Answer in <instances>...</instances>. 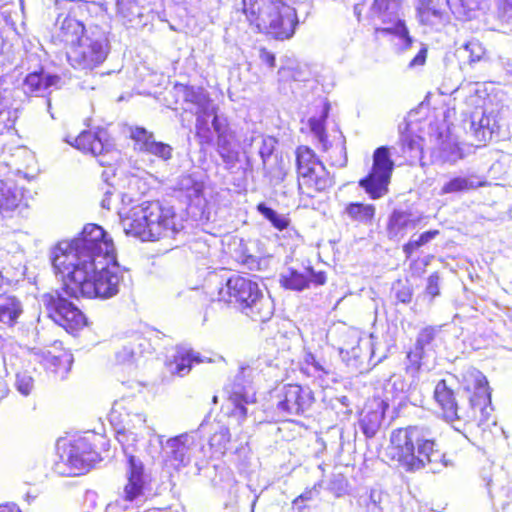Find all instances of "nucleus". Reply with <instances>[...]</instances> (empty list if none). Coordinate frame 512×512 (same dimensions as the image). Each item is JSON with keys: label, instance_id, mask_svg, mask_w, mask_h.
Returning <instances> with one entry per match:
<instances>
[{"label": "nucleus", "instance_id": "1a4fd4ad", "mask_svg": "<svg viewBox=\"0 0 512 512\" xmlns=\"http://www.w3.org/2000/svg\"><path fill=\"white\" fill-rule=\"evenodd\" d=\"M96 437L95 434L79 437L63 448L60 460L55 463V471L63 476H76L89 471L100 460L95 449Z\"/></svg>", "mask_w": 512, "mask_h": 512}, {"label": "nucleus", "instance_id": "052dcab7", "mask_svg": "<svg viewBox=\"0 0 512 512\" xmlns=\"http://www.w3.org/2000/svg\"><path fill=\"white\" fill-rule=\"evenodd\" d=\"M498 9L503 19L512 21V0H498Z\"/></svg>", "mask_w": 512, "mask_h": 512}, {"label": "nucleus", "instance_id": "4468645a", "mask_svg": "<svg viewBox=\"0 0 512 512\" xmlns=\"http://www.w3.org/2000/svg\"><path fill=\"white\" fill-rule=\"evenodd\" d=\"M210 128L215 149L226 169H233L239 162L240 143L236 132L230 127L227 117L214 115Z\"/></svg>", "mask_w": 512, "mask_h": 512}, {"label": "nucleus", "instance_id": "4d7b16f0", "mask_svg": "<svg viewBox=\"0 0 512 512\" xmlns=\"http://www.w3.org/2000/svg\"><path fill=\"white\" fill-rule=\"evenodd\" d=\"M396 299L403 303L408 304L412 300L413 289L410 285L400 284L396 290Z\"/></svg>", "mask_w": 512, "mask_h": 512}, {"label": "nucleus", "instance_id": "49530a36", "mask_svg": "<svg viewBox=\"0 0 512 512\" xmlns=\"http://www.w3.org/2000/svg\"><path fill=\"white\" fill-rule=\"evenodd\" d=\"M439 234L438 230L425 231L414 239L413 237L403 246V252L410 258L415 250L432 241Z\"/></svg>", "mask_w": 512, "mask_h": 512}, {"label": "nucleus", "instance_id": "39448f33", "mask_svg": "<svg viewBox=\"0 0 512 512\" xmlns=\"http://www.w3.org/2000/svg\"><path fill=\"white\" fill-rule=\"evenodd\" d=\"M236 9L258 32L276 40L290 39L299 23L296 10L281 0H241Z\"/></svg>", "mask_w": 512, "mask_h": 512}, {"label": "nucleus", "instance_id": "f704fd0d", "mask_svg": "<svg viewBox=\"0 0 512 512\" xmlns=\"http://www.w3.org/2000/svg\"><path fill=\"white\" fill-rule=\"evenodd\" d=\"M146 349L147 353H151L150 342L137 334L116 352V359L119 363H132L135 362Z\"/></svg>", "mask_w": 512, "mask_h": 512}, {"label": "nucleus", "instance_id": "6e6d98bb", "mask_svg": "<svg viewBox=\"0 0 512 512\" xmlns=\"http://www.w3.org/2000/svg\"><path fill=\"white\" fill-rule=\"evenodd\" d=\"M425 292L431 299L440 295V276L438 272H434L428 277Z\"/></svg>", "mask_w": 512, "mask_h": 512}, {"label": "nucleus", "instance_id": "37998d69", "mask_svg": "<svg viewBox=\"0 0 512 512\" xmlns=\"http://www.w3.org/2000/svg\"><path fill=\"white\" fill-rule=\"evenodd\" d=\"M256 209L267 221L271 223L274 228L279 231L286 229L290 224V219L287 216L279 214L265 202H260Z\"/></svg>", "mask_w": 512, "mask_h": 512}, {"label": "nucleus", "instance_id": "79ce46f5", "mask_svg": "<svg viewBox=\"0 0 512 512\" xmlns=\"http://www.w3.org/2000/svg\"><path fill=\"white\" fill-rule=\"evenodd\" d=\"M400 141L402 153L410 162H414L422 157V139L420 137L411 134H402Z\"/></svg>", "mask_w": 512, "mask_h": 512}, {"label": "nucleus", "instance_id": "c756f323", "mask_svg": "<svg viewBox=\"0 0 512 512\" xmlns=\"http://www.w3.org/2000/svg\"><path fill=\"white\" fill-rule=\"evenodd\" d=\"M172 360L167 362V369L172 375L183 377L187 375L194 363H200L203 360L199 353L193 351L188 345H177Z\"/></svg>", "mask_w": 512, "mask_h": 512}, {"label": "nucleus", "instance_id": "4be33fe9", "mask_svg": "<svg viewBox=\"0 0 512 512\" xmlns=\"http://www.w3.org/2000/svg\"><path fill=\"white\" fill-rule=\"evenodd\" d=\"M112 423L133 431L144 427L146 417L137 407V400L132 397L122 398L114 402L110 413Z\"/></svg>", "mask_w": 512, "mask_h": 512}, {"label": "nucleus", "instance_id": "13d9d810", "mask_svg": "<svg viewBox=\"0 0 512 512\" xmlns=\"http://www.w3.org/2000/svg\"><path fill=\"white\" fill-rule=\"evenodd\" d=\"M367 512H384L381 493L371 492L370 501L367 504Z\"/></svg>", "mask_w": 512, "mask_h": 512}, {"label": "nucleus", "instance_id": "ea45409f", "mask_svg": "<svg viewBox=\"0 0 512 512\" xmlns=\"http://www.w3.org/2000/svg\"><path fill=\"white\" fill-rule=\"evenodd\" d=\"M297 174L305 175L314 168L324 165L316 156L314 151L307 146H300L296 150Z\"/></svg>", "mask_w": 512, "mask_h": 512}, {"label": "nucleus", "instance_id": "6e6552de", "mask_svg": "<svg viewBox=\"0 0 512 512\" xmlns=\"http://www.w3.org/2000/svg\"><path fill=\"white\" fill-rule=\"evenodd\" d=\"M110 52L108 33L99 26H91L84 37L67 54L70 65L79 70H93L100 66Z\"/></svg>", "mask_w": 512, "mask_h": 512}, {"label": "nucleus", "instance_id": "c03bdc74", "mask_svg": "<svg viewBox=\"0 0 512 512\" xmlns=\"http://www.w3.org/2000/svg\"><path fill=\"white\" fill-rule=\"evenodd\" d=\"M492 120V114L482 113V116L476 122L475 115L472 116L471 130L478 141L490 140L493 134V126H489V121Z\"/></svg>", "mask_w": 512, "mask_h": 512}, {"label": "nucleus", "instance_id": "58836bf2", "mask_svg": "<svg viewBox=\"0 0 512 512\" xmlns=\"http://www.w3.org/2000/svg\"><path fill=\"white\" fill-rule=\"evenodd\" d=\"M41 364L43 367L51 372L57 373L61 370L67 373L73 362L72 355L66 352H61L58 355L52 354L50 351L42 352Z\"/></svg>", "mask_w": 512, "mask_h": 512}, {"label": "nucleus", "instance_id": "dca6fc26", "mask_svg": "<svg viewBox=\"0 0 512 512\" xmlns=\"http://www.w3.org/2000/svg\"><path fill=\"white\" fill-rule=\"evenodd\" d=\"M227 393L226 414L240 424L247 417L248 406L256 402L254 387L245 379L244 371L235 376Z\"/></svg>", "mask_w": 512, "mask_h": 512}, {"label": "nucleus", "instance_id": "338daca9", "mask_svg": "<svg viewBox=\"0 0 512 512\" xmlns=\"http://www.w3.org/2000/svg\"><path fill=\"white\" fill-rule=\"evenodd\" d=\"M74 2V0H56L55 5L57 9L66 8L67 4Z\"/></svg>", "mask_w": 512, "mask_h": 512}, {"label": "nucleus", "instance_id": "774afa93", "mask_svg": "<svg viewBox=\"0 0 512 512\" xmlns=\"http://www.w3.org/2000/svg\"><path fill=\"white\" fill-rule=\"evenodd\" d=\"M492 485H493V481L491 478H489L486 482V487H487V490H488V494L489 496L492 498L493 495H492Z\"/></svg>", "mask_w": 512, "mask_h": 512}, {"label": "nucleus", "instance_id": "09e8293b", "mask_svg": "<svg viewBox=\"0 0 512 512\" xmlns=\"http://www.w3.org/2000/svg\"><path fill=\"white\" fill-rule=\"evenodd\" d=\"M146 500L144 496V488L142 489V497L140 499L135 500H126L125 499V489L123 490V495L120 499H117L115 502L107 505L105 512H122L123 510H128L130 508L139 507Z\"/></svg>", "mask_w": 512, "mask_h": 512}, {"label": "nucleus", "instance_id": "a878e982", "mask_svg": "<svg viewBox=\"0 0 512 512\" xmlns=\"http://www.w3.org/2000/svg\"><path fill=\"white\" fill-rule=\"evenodd\" d=\"M192 443L193 439L187 433L168 439L166 444L163 446V450L166 454V461L174 468L188 465L190 462V444Z\"/></svg>", "mask_w": 512, "mask_h": 512}, {"label": "nucleus", "instance_id": "473e14b6", "mask_svg": "<svg viewBox=\"0 0 512 512\" xmlns=\"http://www.w3.org/2000/svg\"><path fill=\"white\" fill-rule=\"evenodd\" d=\"M177 189L186 198L188 205L200 206L204 201V183L194 174L180 176Z\"/></svg>", "mask_w": 512, "mask_h": 512}, {"label": "nucleus", "instance_id": "20e7f679", "mask_svg": "<svg viewBox=\"0 0 512 512\" xmlns=\"http://www.w3.org/2000/svg\"><path fill=\"white\" fill-rule=\"evenodd\" d=\"M183 229V218L174 207L160 201L142 203L131 211V216L125 221L126 233L143 241L175 238Z\"/></svg>", "mask_w": 512, "mask_h": 512}, {"label": "nucleus", "instance_id": "2eb2a0df", "mask_svg": "<svg viewBox=\"0 0 512 512\" xmlns=\"http://www.w3.org/2000/svg\"><path fill=\"white\" fill-rule=\"evenodd\" d=\"M314 401L309 387L286 384L277 390L275 409L282 416H301L311 409Z\"/></svg>", "mask_w": 512, "mask_h": 512}, {"label": "nucleus", "instance_id": "a19ab883", "mask_svg": "<svg viewBox=\"0 0 512 512\" xmlns=\"http://www.w3.org/2000/svg\"><path fill=\"white\" fill-rule=\"evenodd\" d=\"M440 332L441 328L434 326H427L421 329L417 335L414 346L428 354V352L433 351L436 347L437 337Z\"/></svg>", "mask_w": 512, "mask_h": 512}, {"label": "nucleus", "instance_id": "e2e57ef3", "mask_svg": "<svg viewBox=\"0 0 512 512\" xmlns=\"http://www.w3.org/2000/svg\"><path fill=\"white\" fill-rule=\"evenodd\" d=\"M316 493L315 489H310L305 492H303L301 495H299L294 501L293 505L298 506L299 503H303L305 501L311 500L313 498V495Z\"/></svg>", "mask_w": 512, "mask_h": 512}, {"label": "nucleus", "instance_id": "aec40b11", "mask_svg": "<svg viewBox=\"0 0 512 512\" xmlns=\"http://www.w3.org/2000/svg\"><path fill=\"white\" fill-rule=\"evenodd\" d=\"M27 208L23 189L12 179H0V226L4 220L20 215Z\"/></svg>", "mask_w": 512, "mask_h": 512}, {"label": "nucleus", "instance_id": "7c9ffc66", "mask_svg": "<svg viewBox=\"0 0 512 512\" xmlns=\"http://www.w3.org/2000/svg\"><path fill=\"white\" fill-rule=\"evenodd\" d=\"M69 12H71L70 8ZM55 25L59 28L58 37L60 40L70 45L71 47L76 45L82 39V37H84V34H86L88 29L85 28L82 22L78 21L74 17H71L70 13H68L66 16H64L62 13L58 14Z\"/></svg>", "mask_w": 512, "mask_h": 512}, {"label": "nucleus", "instance_id": "c85d7f7f", "mask_svg": "<svg viewBox=\"0 0 512 512\" xmlns=\"http://www.w3.org/2000/svg\"><path fill=\"white\" fill-rule=\"evenodd\" d=\"M277 145V140L271 136L257 135L244 141L243 153L246 157L247 166L252 168V148L257 149V153L261 158L264 174L269 173L267 163L273 155Z\"/></svg>", "mask_w": 512, "mask_h": 512}, {"label": "nucleus", "instance_id": "603ef678", "mask_svg": "<svg viewBox=\"0 0 512 512\" xmlns=\"http://www.w3.org/2000/svg\"><path fill=\"white\" fill-rule=\"evenodd\" d=\"M15 387L23 396H28L34 388V380L28 372L16 374Z\"/></svg>", "mask_w": 512, "mask_h": 512}, {"label": "nucleus", "instance_id": "680f3d73", "mask_svg": "<svg viewBox=\"0 0 512 512\" xmlns=\"http://www.w3.org/2000/svg\"><path fill=\"white\" fill-rule=\"evenodd\" d=\"M259 58L260 60L268 65L270 68H274L276 65V58L275 55L267 50L266 48H261L259 51Z\"/></svg>", "mask_w": 512, "mask_h": 512}, {"label": "nucleus", "instance_id": "423d86ee", "mask_svg": "<svg viewBox=\"0 0 512 512\" xmlns=\"http://www.w3.org/2000/svg\"><path fill=\"white\" fill-rule=\"evenodd\" d=\"M218 301L234 303L242 314L254 322L266 323L274 315L275 305L259 284L241 275H232L218 290Z\"/></svg>", "mask_w": 512, "mask_h": 512}, {"label": "nucleus", "instance_id": "c9c22d12", "mask_svg": "<svg viewBox=\"0 0 512 512\" xmlns=\"http://www.w3.org/2000/svg\"><path fill=\"white\" fill-rule=\"evenodd\" d=\"M23 314V304L21 300L10 294L0 295V322L9 327H13L19 317Z\"/></svg>", "mask_w": 512, "mask_h": 512}, {"label": "nucleus", "instance_id": "9b49d317", "mask_svg": "<svg viewBox=\"0 0 512 512\" xmlns=\"http://www.w3.org/2000/svg\"><path fill=\"white\" fill-rule=\"evenodd\" d=\"M393 170L394 162L391 159L389 148L378 147L373 153L370 172L361 178L358 184L371 199H380L388 193Z\"/></svg>", "mask_w": 512, "mask_h": 512}, {"label": "nucleus", "instance_id": "a211bd4d", "mask_svg": "<svg viewBox=\"0 0 512 512\" xmlns=\"http://www.w3.org/2000/svg\"><path fill=\"white\" fill-rule=\"evenodd\" d=\"M129 137L134 141V149L140 153L153 155L164 162L172 158L173 148L167 143L156 141L154 133L142 126H130Z\"/></svg>", "mask_w": 512, "mask_h": 512}, {"label": "nucleus", "instance_id": "393cba45", "mask_svg": "<svg viewBox=\"0 0 512 512\" xmlns=\"http://www.w3.org/2000/svg\"><path fill=\"white\" fill-rule=\"evenodd\" d=\"M301 372L308 377L314 378L321 387H327L330 382L336 381L332 365L326 360L318 358L313 353H307L304 356Z\"/></svg>", "mask_w": 512, "mask_h": 512}, {"label": "nucleus", "instance_id": "69168bd1", "mask_svg": "<svg viewBox=\"0 0 512 512\" xmlns=\"http://www.w3.org/2000/svg\"><path fill=\"white\" fill-rule=\"evenodd\" d=\"M336 402L340 403L342 406L348 408L349 405H350V400L347 396H341V397H337L335 399Z\"/></svg>", "mask_w": 512, "mask_h": 512}, {"label": "nucleus", "instance_id": "0e129e2a", "mask_svg": "<svg viewBox=\"0 0 512 512\" xmlns=\"http://www.w3.org/2000/svg\"><path fill=\"white\" fill-rule=\"evenodd\" d=\"M0 512H21V510L14 503H6L0 505Z\"/></svg>", "mask_w": 512, "mask_h": 512}, {"label": "nucleus", "instance_id": "412c9836", "mask_svg": "<svg viewBox=\"0 0 512 512\" xmlns=\"http://www.w3.org/2000/svg\"><path fill=\"white\" fill-rule=\"evenodd\" d=\"M416 18L421 26L441 31L450 21V13L437 0H415Z\"/></svg>", "mask_w": 512, "mask_h": 512}, {"label": "nucleus", "instance_id": "4c0bfd02", "mask_svg": "<svg viewBox=\"0 0 512 512\" xmlns=\"http://www.w3.org/2000/svg\"><path fill=\"white\" fill-rule=\"evenodd\" d=\"M484 0H445L446 6L458 20H469L482 8Z\"/></svg>", "mask_w": 512, "mask_h": 512}, {"label": "nucleus", "instance_id": "7ed1b4c3", "mask_svg": "<svg viewBox=\"0 0 512 512\" xmlns=\"http://www.w3.org/2000/svg\"><path fill=\"white\" fill-rule=\"evenodd\" d=\"M468 401V408L459 405L445 380H440L434 389V398L443 410L447 421L463 420L465 422H478V425H485L490 420L493 408L491 406V392L487 378L479 371L474 378V390H464L463 395Z\"/></svg>", "mask_w": 512, "mask_h": 512}, {"label": "nucleus", "instance_id": "cd10ccee", "mask_svg": "<svg viewBox=\"0 0 512 512\" xmlns=\"http://www.w3.org/2000/svg\"><path fill=\"white\" fill-rule=\"evenodd\" d=\"M333 185V180L324 165L314 168L310 173L298 175V190L300 194L314 197L315 192H322Z\"/></svg>", "mask_w": 512, "mask_h": 512}, {"label": "nucleus", "instance_id": "864d4df0", "mask_svg": "<svg viewBox=\"0 0 512 512\" xmlns=\"http://www.w3.org/2000/svg\"><path fill=\"white\" fill-rule=\"evenodd\" d=\"M340 356L343 361L349 366L357 367L362 361L361 359V347L359 344L352 346L350 349L340 348Z\"/></svg>", "mask_w": 512, "mask_h": 512}, {"label": "nucleus", "instance_id": "e433bc0d", "mask_svg": "<svg viewBox=\"0 0 512 512\" xmlns=\"http://www.w3.org/2000/svg\"><path fill=\"white\" fill-rule=\"evenodd\" d=\"M344 214L352 221L359 224L369 226L372 225L376 207L373 204L362 202H350L345 206Z\"/></svg>", "mask_w": 512, "mask_h": 512}, {"label": "nucleus", "instance_id": "0eeeda50", "mask_svg": "<svg viewBox=\"0 0 512 512\" xmlns=\"http://www.w3.org/2000/svg\"><path fill=\"white\" fill-rule=\"evenodd\" d=\"M177 94L182 96L183 110L196 116L195 136L201 145H212L213 135L210 128V118L217 113V107L211 100L209 93L202 87L176 84Z\"/></svg>", "mask_w": 512, "mask_h": 512}, {"label": "nucleus", "instance_id": "f3484780", "mask_svg": "<svg viewBox=\"0 0 512 512\" xmlns=\"http://www.w3.org/2000/svg\"><path fill=\"white\" fill-rule=\"evenodd\" d=\"M384 392L385 401H397L398 407L407 403L421 406L423 403V394L418 379L411 378L410 381H407L401 375H392L384 388Z\"/></svg>", "mask_w": 512, "mask_h": 512}, {"label": "nucleus", "instance_id": "8fccbe9b", "mask_svg": "<svg viewBox=\"0 0 512 512\" xmlns=\"http://www.w3.org/2000/svg\"><path fill=\"white\" fill-rule=\"evenodd\" d=\"M282 76H287L294 81H306L310 75L306 65L291 64L287 67H282L279 71Z\"/></svg>", "mask_w": 512, "mask_h": 512}, {"label": "nucleus", "instance_id": "de8ad7c7", "mask_svg": "<svg viewBox=\"0 0 512 512\" xmlns=\"http://www.w3.org/2000/svg\"><path fill=\"white\" fill-rule=\"evenodd\" d=\"M230 431L226 426H220L213 435L210 437L209 444L215 452L224 453L227 445L230 442Z\"/></svg>", "mask_w": 512, "mask_h": 512}, {"label": "nucleus", "instance_id": "6ab92c4d", "mask_svg": "<svg viewBox=\"0 0 512 512\" xmlns=\"http://www.w3.org/2000/svg\"><path fill=\"white\" fill-rule=\"evenodd\" d=\"M71 146L84 152L91 153L93 156L105 157L114 149V142L108 131L104 128L97 127L94 131H82L75 139L70 142Z\"/></svg>", "mask_w": 512, "mask_h": 512}, {"label": "nucleus", "instance_id": "3c124183", "mask_svg": "<svg viewBox=\"0 0 512 512\" xmlns=\"http://www.w3.org/2000/svg\"><path fill=\"white\" fill-rule=\"evenodd\" d=\"M463 52L466 54L470 63L481 60L485 54V49L478 40H470L463 45Z\"/></svg>", "mask_w": 512, "mask_h": 512}, {"label": "nucleus", "instance_id": "f8f14e48", "mask_svg": "<svg viewBox=\"0 0 512 512\" xmlns=\"http://www.w3.org/2000/svg\"><path fill=\"white\" fill-rule=\"evenodd\" d=\"M117 440L122 446L128 464V482L125 485V499L129 501L140 499L142 497V489L146 484L144 466L143 463L132 454L133 449H131L138 441V434L120 426V428L117 429Z\"/></svg>", "mask_w": 512, "mask_h": 512}, {"label": "nucleus", "instance_id": "b1692460", "mask_svg": "<svg viewBox=\"0 0 512 512\" xmlns=\"http://www.w3.org/2000/svg\"><path fill=\"white\" fill-rule=\"evenodd\" d=\"M326 282L324 272H316L312 267H305L303 271L289 267L280 275L281 285L288 290L303 291L309 288L310 283L323 285Z\"/></svg>", "mask_w": 512, "mask_h": 512}, {"label": "nucleus", "instance_id": "5fc2aeb1", "mask_svg": "<svg viewBox=\"0 0 512 512\" xmlns=\"http://www.w3.org/2000/svg\"><path fill=\"white\" fill-rule=\"evenodd\" d=\"M309 126L315 137L326 149L327 145V134L325 132L324 120L311 118L309 120Z\"/></svg>", "mask_w": 512, "mask_h": 512}, {"label": "nucleus", "instance_id": "5701e85b", "mask_svg": "<svg viewBox=\"0 0 512 512\" xmlns=\"http://www.w3.org/2000/svg\"><path fill=\"white\" fill-rule=\"evenodd\" d=\"M388 407V403L383 399H373L365 405L360 413L358 425L366 438H373L377 434Z\"/></svg>", "mask_w": 512, "mask_h": 512}, {"label": "nucleus", "instance_id": "bb28decb", "mask_svg": "<svg viewBox=\"0 0 512 512\" xmlns=\"http://www.w3.org/2000/svg\"><path fill=\"white\" fill-rule=\"evenodd\" d=\"M60 81L61 77L59 75L41 69L27 74L23 80L22 88L26 95L44 97L50 91V88H57Z\"/></svg>", "mask_w": 512, "mask_h": 512}, {"label": "nucleus", "instance_id": "a18cd8bd", "mask_svg": "<svg viewBox=\"0 0 512 512\" xmlns=\"http://www.w3.org/2000/svg\"><path fill=\"white\" fill-rule=\"evenodd\" d=\"M427 356V353H424L420 349H417L416 346L411 349L406 355V363L405 370L406 373L411 376L413 379H417V374L425 365L424 359Z\"/></svg>", "mask_w": 512, "mask_h": 512}, {"label": "nucleus", "instance_id": "bf43d9fd", "mask_svg": "<svg viewBox=\"0 0 512 512\" xmlns=\"http://www.w3.org/2000/svg\"><path fill=\"white\" fill-rule=\"evenodd\" d=\"M427 52V46L420 43V49L418 50L417 54L411 59V61L408 64V67L413 69L419 66H423L426 62Z\"/></svg>", "mask_w": 512, "mask_h": 512}, {"label": "nucleus", "instance_id": "2f4dec72", "mask_svg": "<svg viewBox=\"0 0 512 512\" xmlns=\"http://www.w3.org/2000/svg\"><path fill=\"white\" fill-rule=\"evenodd\" d=\"M418 220L409 211L394 209L387 223V237L393 241L401 240L409 229L417 226Z\"/></svg>", "mask_w": 512, "mask_h": 512}, {"label": "nucleus", "instance_id": "72a5a7b5", "mask_svg": "<svg viewBox=\"0 0 512 512\" xmlns=\"http://www.w3.org/2000/svg\"><path fill=\"white\" fill-rule=\"evenodd\" d=\"M483 185L484 182L476 175H455L442 185L440 195L465 193Z\"/></svg>", "mask_w": 512, "mask_h": 512}, {"label": "nucleus", "instance_id": "f03ea898", "mask_svg": "<svg viewBox=\"0 0 512 512\" xmlns=\"http://www.w3.org/2000/svg\"><path fill=\"white\" fill-rule=\"evenodd\" d=\"M390 442L392 459L406 472L428 469L438 473L452 465L429 427L415 425L396 429L391 433Z\"/></svg>", "mask_w": 512, "mask_h": 512}, {"label": "nucleus", "instance_id": "f257e3e1", "mask_svg": "<svg viewBox=\"0 0 512 512\" xmlns=\"http://www.w3.org/2000/svg\"><path fill=\"white\" fill-rule=\"evenodd\" d=\"M50 260L68 297L109 299L119 292L122 273L115 247L97 224H87L77 237L58 242Z\"/></svg>", "mask_w": 512, "mask_h": 512}, {"label": "nucleus", "instance_id": "ddd939ff", "mask_svg": "<svg viewBox=\"0 0 512 512\" xmlns=\"http://www.w3.org/2000/svg\"><path fill=\"white\" fill-rule=\"evenodd\" d=\"M402 0H374L372 12L385 24L376 28V32L387 35L393 34L402 42V49H409L414 40L409 34L405 21L400 18Z\"/></svg>", "mask_w": 512, "mask_h": 512}, {"label": "nucleus", "instance_id": "9d476101", "mask_svg": "<svg viewBox=\"0 0 512 512\" xmlns=\"http://www.w3.org/2000/svg\"><path fill=\"white\" fill-rule=\"evenodd\" d=\"M64 295L67 294L63 287L61 290H53L41 296V303L56 324L68 333L75 334L86 325L87 319L82 311Z\"/></svg>", "mask_w": 512, "mask_h": 512}]
</instances>
